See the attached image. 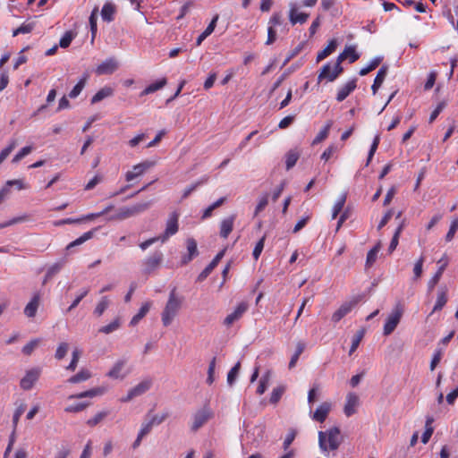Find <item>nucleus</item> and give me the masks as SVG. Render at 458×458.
I'll use <instances>...</instances> for the list:
<instances>
[{
  "label": "nucleus",
  "instance_id": "obj_1",
  "mask_svg": "<svg viewBox=\"0 0 458 458\" xmlns=\"http://www.w3.org/2000/svg\"><path fill=\"white\" fill-rule=\"evenodd\" d=\"M347 58L351 64L356 62L360 58V55L356 52L354 46L346 47L344 52L338 55L333 71H331L330 64L323 65L318 77V82L323 79H327L328 81H334L343 72L344 69L341 66V64Z\"/></svg>",
  "mask_w": 458,
  "mask_h": 458
},
{
  "label": "nucleus",
  "instance_id": "obj_2",
  "mask_svg": "<svg viewBox=\"0 0 458 458\" xmlns=\"http://www.w3.org/2000/svg\"><path fill=\"white\" fill-rule=\"evenodd\" d=\"M184 298L176 293V287H174L169 293L166 304L162 311L161 319L165 327H168L178 314L182 308Z\"/></svg>",
  "mask_w": 458,
  "mask_h": 458
},
{
  "label": "nucleus",
  "instance_id": "obj_3",
  "mask_svg": "<svg viewBox=\"0 0 458 458\" xmlns=\"http://www.w3.org/2000/svg\"><path fill=\"white\" fill-rule=\"evenodd\" d=\"M342 442L343 437L338 427H333L327 431L318 432V445L321 451L325 453L337 450Z\"/></svg>",
  "mask_w": 458,
  "mask_h": 458
},
{
  "label": "nucleus",
  "instance_id": "obj_4",
  "mask_svg": "<svg viewBox=\"0 0 458 458\" xmlns=\"http://www.w3.org/2000/svg\"><path fill=\"white\" fill-rule=\"evenodd\" d=\"M151 206V201H146L141 203H137L131 207H123L120 208L114 215H112L108 219L109 220H118L122 221L131 216H137L147 209Z\"/></svg>",
  "mask_w": 458,
  "mask_h": 458
},
{
  "label": "nucleus",
  "instance_id": "obj_5",
  "mask_svg": "<svg viewBox=\"0 0 458 458\" xmlns=\"http://www.w3.org/2000/svg\"><path fill=\"white\" fill-rule=\"evenodd\" d=\"M403 313V307L399 302L395 305L394 309L392 310L391 314L388 316L385 326H384V335H391L396 327L398 326L401 318Z\"/></svg>",
  "mask_w": 458,
  "mask_h": 458
},
{
  "label": "nucleus",
  "instance_id": "obj_6",
  "mask_svg": "<svg viewBox=\"0 0 458 458\" xmlns=\"http://www.w3.org/2000/svg\"><path fill=\"white\" fill-rule=\"evenodd\" d=\"M163 258L164 256L161 251H156L151 256L145 259L142 261V273L145 275L153 273L160 267Z\"/></svg>",
  "mask_w": 458,
  "mask_h": 458
},
{
  "label": "nucleus",
  "instance_id": "obj_7",
  "mask_svg": "<svg viewBox=\"0 0 458 458\" xmlns=\"http://www.w3.org/2000/svg\"><path fill=\"white\" fill-rule=\"evenodd\" d=\"M41 374L40 368H32L29 369L25 376L21 379L20 386L23 390H30L34 384L38 381Z\"/></svg>",
  "mask_w": 458,
  "mask_h": 458
},
{
  "label": "nucleus",
  "instance_id": "obj_8",
  "mask_svg": "<svg viewBox=\"0 0 458 458\" xmlns=\"http://www.w3.org/2000/svg\"><path fill=\"white\" fill-rule=\"evenodd\" d=\"M213 416L212 411L207 408L204 407L201 410L198 411L193 415V422L191 425V430L197 431L199 428H201L203 425H205Z\"/></svg>",
  "mask_w": 458,
  "mask_h": 458
},
{
  "label": "nucleus",
  "instance_id": "obj_9",
  "mask_svg": "<svg viewBox=\"0 0 458 458\" xmlns=\"http://www.w3.org/2000/svg\"><path fill=\"white\" fill-rule=\"evenodd\" d=\"M178 219H179V213L176 211H174L170 214L167 221H166V227L165 230V233L162 236H160V240L162 242H165L170 236L175 234L178 232Z\"/></svg>",
  "mask_w": 458,
  "mask_h": 458
},
{
  "label": "nucleus",
  "instance_id": "obj_10",
  "mask_svg": "<svg viewBox=\"0 0 458 458\" xmlns=\"http://www.w3.org/2000/svg\"><path fill=\"white\" fill-rule=\"evenodd\" d=\"M359 301V298H354L352 301L344 302L340 308L333 313L332 321L338 323L344 317L352 311V310L358 304Z\"/></svg>",
  "mask_w": 458,
  "mask_h": 458
},
{
  "label": "nucleus",
  "instance_id": "obj_11",
  "mask_svg": "<svg viewBox=\"0 0 458 458\" xmlns=\"http://www.w3.org/2000/svg\"><path fill=\"white\" fill-rule=\"evenodd\" d=\"M154 164L155 163L151 162V161H144L142 163L135 165L132 167V170L128 171L125 174V180L127 182H131V181L134 180L135 178L143 174L148 169L152 167L154 165Z\"/></svg>",
  "mask_w": 458,
  "mask_h": 458
},
{
  "label": "nucleus",
  "instance_id": "obj_12",
  "mask_svg": "<svg viewBox=\"0 0 458 458\" xmlns=\"http://www.w3.org/2000/svg\"><path fill=\"white\" fill-rule=\"evenodd\" d=\"M118 68V64L114 57L106 59L96 68V73L98 75L112 74Z\"/></svg>",
  "mask_w": 458,
  "mask_h": 458
},
{
  "label": "nucleus",
  "instance_id": "obj_13",
  "mask_svg": "<svg viewBox=\"0 0 458 458\" xmlns=\"http://www.w3.org/2000/svg\"><path fill=\"white\" fill-rule=\"evenodd\" d=\"M249 308V304L246 301H242L238 304L233 312L227 315L224 320V324L226 326H231L233 323L237 321L242 318V316L247 311Z\"/></svg>",
  "mask_w": 458,
  "mask_h": 458
},
{
  "label": "nucleus",
  "instance_id": "obj_14",
  "mask_svg": "<svg viewBox=\"0 0 458 458\" xmlns=\"http://www.w3.org/2000/svg\"><path fill=\"white\" fill-rule=\"evenodd\" d=\"M359 404V396L355 393H349L346 396V403L344 408V414L347 417L353 415Z\"/></svg>",
  "mask_w": 458,
  "mask_h": 458
},
{
  "label": "nucleus",
  "instance_id": "obj_15",
  "mask_svg": "<svg viewBox=\"0 0 458 458\" xmlns=\"http://www.w3.org/2000/svg\"><path fill=\"white\" fill-rule=\"evenodd\" d=\"M437 263L439 264V267L435 275L431 277V279L428 283V292H431L434 287L438 284L441 276L448 265V260L445 258L440 259Z\"/></svg>",
  "mask_w": 458,
  "mask_h": 458
},
{
  "label": "nucleus",
  "instance_id": "obj_16",
  "mask_svg": "<svg viewBox=\"0 0 458 458\" xmlns=\"http://www.w3.org/2000/svg\"><path fill=\"white\" fill-rule=\"evenodd\" d=\"M225 250H221L218 252L216 257L212 259V261L203 269V271L198 276L197 281L202 282L204 281L215 269V267L218 265L221 259L224 257Z\"/></svg>",
  "mask_w": 458,
  "mask_h": 458
},
{
  "label": "nucleus",
  "instance_id": "obj_17",
  "mask_svg": "<svg viewBox=\"0 0 458 458\" xmlns=\"http://www.w3.org/2000/svg\"><path fill=\"white\" fill-rule=\"evenodd\" d=\"M188 254L183 255L182 258V265H185L192 260V259L199 255L197 242L194 239L190 238L186 242Z\"/></svg>",
  "mask_w": 458,
  "mask_h": 458
},
{
  "label": "nucleus",
  "instance_id": "obj_18",
  "mask_svg": "<svg viewBox=\"0 0 458 458\" xmlns=\"http://www.w3.org/2000/svg\"><path fill=\"white\" fill-rule=\"evenodd\" d=\"M332 405L330 403L325 402L321 403L312 415V419L318 422H324L330 412Z\"/></svg>",
  "mask_w": 458,
  "mask_h": 458
},
{
  "label": "nucleus",
  "instance_id": "obj_19",
  "mask_svg": "<svg viewBox=\"0 0 458 458\" xmlns=\"http://www.w3.org/2000/svg\"><path fill=\"white\" fill-rule=\"evenodd\" d=\"M236 218L235 215H231L230 216L223 219L220 223V236L224 239H226L229 234L232 233L233 229L234 220Z\"/></svg>",
  "mask_w": 458,
  "mask_h": 458
},
{
  "label": "nucleus",
  "instance_id": "obj_20",
  "mask_svg": "<svg viewBox=\"0 0 458 458\" xmlns=\"http://www.w3.org/2000/svg\"><path fill=\"white\" fill-rule=\"evenodd\" d=\"M447 287L441 286L437 291V301L432 310V313L441 310L447 302Z\"/></svg>",
  "mask_w": 458,
  "mask_h": 458
},
{
  "label": "nucleus",
  "instance_id": "obj_21",
  "mask_svg": "<svg viewBox=\"0 0 458 458\" xmlns=\"http://www.w3.org/2000/svg\"><path fill=\"white\" fill-rule=\"evenodd\" d=\"M356 89V79L348 81L344 86L339 89L336 100L338 102L344 101L350 94Z\"/></svg>",
  "mask_w": 458,
  "mask_h": 458
},
{
  "label": "nucleus",
  "instance_id": "obj_22",
  "mask_svg": "<svg viewBox=\"0 0 458 458\" xmlns=\"http://www.w3.org/2000/svg\"><path fill=\"white\" fill-rule=\"evenodd\" d=\"M309 18V14L305 13H298L297 8L292 5L289 12L290 21L294 25L296 23H305Z\"/></svg>",
  "mask_w": 458,
  "mask_h": 458
},
{
  "label": "nucleus",
  "instance_id": "obj_23",
  "mask_svg": "<svg viewBox=\"0 0 458 458\" xmlns=\"http://www.w3.org/2000/svg\"><path fill=\"white\" fill-rule=\"evenodd\" d=\"M40 297L39 294H35L31 301L26 305L24 309V314L28 318H34L36 316L38 308L39 306Z\"/></svg>",
  "mask_w": 458,
  "mask_h": 458
},
{
  "label": "nucleus",
  "instance_id": "obj_24",
  "mask_svg": "<svg viewBox=\"0 0 458 458\" xmlns=\"http://www.w3.org/2000/svg\"><path fill=\"white\" fill-rule=\"evenodd\" d=\"M387 74V66L383 65L377 72V76L374 80V83L371 86V89L373 94H377L378 89L381 87L384 82L386 76Z\"/></svg>",
  "mask_w": 458,
  "mask_h": 458
},
{
  "label": "nucleus",
  "instance_id": "obj_25",
  "mask_svg": "<svg viewBox=\"0 0 458 458\" xmlns=\"http://www.w3.org/2000/svg\"><path fill=\"white\" fill-rule=\"evenodd\" d=\"M126 360H117L113 368L109 370L107 373V376L111 378H123L125 375L122 374V370L123 369L125 366Z\"/></svg>",
  "mask_w": 458,
  "mask_h": 458
},
{
  "label": "nucleus",
  "instance_id": "obj_26",
  "mask_svg": "<svg viewBox=\"0 0 458 458\" xmlns=\"http://www.w3.org/2000/svg\"><path fill=\"white\" fill-rule=\"evenodd\" d=\"M152 386V379L147 378L140 382L138 385H136L134 387H132L131 390L132 394L135 395V397L140 396L143 394H145L147 391L150 389Z\"/></svg>",
  "mask_w": 458,
  "mask_h": 458
},
{
  "label": "nucleus",
  "instance_id": "obj_27",
  "mask_svg": "<svg viewBox=\"0 0 458 458\" xmlns=\"http://www.w3.org/2000/svg\"><path fill=\"white\" fill-rule=\"evenodd\" d=\"M337 47V41L336 39H331L328 42V45L320 52L318 53L317 55V63L321 62L325 58H327L328 55H330L333 52L335 51Z\"/></svg>",
  "mask_w": 458,
  "mask_h": 458
},
{
  "label": "nucleus",
  "instance_id": "obj_28",
  "mask_svg": "<svg viewBox=\"0 0 458 458\" xmlns=\"http://www.w3.org/2000/svg\"><path fill=\"white\" fill-rule=\"evenodd\" d=\"M115 6L111 3H106L101 10L102 19L106 22H111L114 19Z\"/></svg>",
  "mask_w": 458,
  "mask_h": 458
},
{
  "label": "nucleus",
  "instance_id": "obj_29",
  "mask_svg": "<svg viewBox=\"0 0 458 458\" xmlns=\"http://www.w3.org/2000/svg\"><path fill=\"white\" fill-rule=\"evenodd\" d=\"M103 393L104 390L102 388L97 387L88 391L81 392L79 394H72L69 396V399H81L86 397L92 398L98 395H101Z\"/></svg>",
  "mask_w": 458,
  "mask_h": 458
},
{
  "label": "nucleus",
  "instance_id": "obj_30",
  "mask_svg": "<svg viewBox=\"0 0 458 458\" xmlns=\"http://www.w3.org/2000/svg\"><path fill=\"white\" fill-rule=\"evenodd\" d=\"M167 83L166 78H162L158 80L157 81L151 83L148 85L145 89L140 93L141 96L148 95L151 93L156 92L158 89H161L164 88Z\"/></svg>",
  "mask_w": 458,
  "mask_h": 458
},
{
  "label": "nucleus",
  "instance_id": "obj_31",
  "mask_svg": "<svg viewBox=\"0 0 458 458\" xmlns=\"http://www.w3.org/2000/svg\"><path fill=\"white\" fill-rule=\"evenodd\" d=\"M149 309L150 303H144L139 310L138 313L132 317L131 320L130 321V326H136L147 315V313L149 311Z\"/></svg>",
  "mask_w": 458,
  "mask_h": 458
},
{
  "label": "nucleus",
  "instance_id": "obj_32",
  "mask_svg": "<svg viewBox=\"0 0 458 458\" xmlns=\"http://www.w3.org/2000/svg\"><path fill=\"white\" fill-rule=\"evenodd\" d=\"M15 185L19 190L25 189L26 186L23 184L21 180H10L7 181L5 186L0 191V201L9 193L10 186Z\"/></svg>",
  "mask_w": 458,
  "mask_h": 458
},
{
  "label": "nucleus",
  "instance_id": "obj_33",
  "mask_svg": "<svg viewBox=\"0 0 458 458\" xmlns=\"http://www.w3.org/2000/svg\"><path fill=\"white\" fill-rule=\"evenodd\" d=\"M433 422H434L433 417H427L426 423H425V431L421 437V442L423 444H427L429 441V439L434 432V428L432 426Z\"/></svg>",
  "mask_w": 458,
  "mask_h": 458
},
{
  "label": "nucleus",
  "instance_id": "obj_34",
  "mask_svg": "<svg viewBox=\"0 0 458 458\" xmlns=\"http://www.w3.org/2000/svg\"><path fill=\"white\" fill-rule=\"evenodd\" d=\"M381 249V243L377 242L367 254L366 267H370L377 259V254Z\"/></svg>",
  "mask_w": 458,
  "mask_h": 458
},
{
  "label": "nucleus",
  "instance_id": "obj_35",
  "mask_svg": "<svg viewBox=\"0 0 458 458\" xmlns=\"http://www.w3.org/2000/svg\"><path fill=\"white\" fill-rule=\"evenodd\" d=\"M91 377V373L88 369H81L77 374L73 375L68 379L71 384H77L83 382Z\"/></svg>",
  "mask_w": 458,
  "mask_h": 458
},
{
  "label": "nucleus",
  "instance_id": "obj_36",
  "mask_svg": "<svg viewBox=\"0 0 458 458\" xmlns=\"http://www.w3.org/2000/svg\"><path fill=\"white\" fill-rule=\"evenodd\" d=\"M113 89L109 87H105L99 89L91 98V104H96L100 102L106 98H108L113 95Z\"/></svg>",
  "mask_w": 458,
  "mask_h": 458
},
{
  "label": "nucleus",
  "instance_id": "obj_37",
  "mask_svg": "<svg viewBox=\"0 0 458 458\" xmlns=\"http://www.w3.org/2000/svg\"><path fill=\"white\" fill-rule=\"evenodd\" d=\"M299 157H300V154L298 151L293 150V149H291L290 151H288L285 155L286 170H290L291 168H293L296 165Z\"/></svg>",
  "mask_w": 458,
  "mask_h": 458
},
{
  "label": "nucleus",
  "instance_id": "obj_38",
  "mask_svg": "<svg viewBox=\"0 0 458 458\" xmlns=\"http://www.w3.org/2000/svg\"><path fill=\"white\" fill-rule=\"evenodd\" d=\"M98 8L95 7L93 11L91 12V14L89 16V26H90V31H91V43L94 42L98 27H97V20H98Z\"/></svg>",
  "mask_w": 458,
  "mask_h": 458
},
{
  "label": "nucleus",
  "instance_id": "obj_39",
  "mask_svg": "<svg viewBox=\"0 0 458 458\" xmlns=\"http://www.w3.org/2000/svg\"><path fill=\"white\" fill-rule=\"evenodd\" d=\"M120 327H121V319L119 318H116L114 320H113L108 325L101 327L98 329V332L108 335V334H111V333L114 332L115 330H117Z\"/></svg>",
  "mask_w": 458,
  "mask_h": 458
},
{
  "label": "nucleus",
  "instance_id": "obj_40",
  "mask_svg": "<svg viewBox=\"0 0 458 458\" xmlns=\"http://www.w3.org/2000/svg\"><path fill=\"white\" fill-rule=\"evenodd\" d=\"M383 58L380 56L375 57L373 60L370 61V63L366 66L360 69L359 72V74L360 76H365L373 70H375L382 62Z\"/></svg>",
  "mask_w": 458,
  "mask_h": 458
},
{
  "label": "nucleus",
  "instance_id": "obj_41",
  "mask_svg": "<svg viewBox=\"0 0 458 458\" xmlns=\"http://www.w3.org/2000/svg\"><path fill=\"white\" fill-rule=\"evenodd\" d=\"M305 344L303 342H298L297 344H296V350H295V352L293 353V355L292 356L291 358V360L289 362V369H293V367H295L298 360H299V357L300 355L303 352L304 349H305Z\"/></svg>",
  "mask_w": 458,
  "mask_h": 458
},
{
  "label": "nucleus",
  "instance_id": "obj_42",
  "mask_svg": "<svg viewBox=\"0 0 458 458\" xmlns=\"http://www.w3.org/2000/svg\"><path fill=\"white\" fill-rule=\"evenodd\" d=\"M108 411H99L93 418L87 420V425L89 427H95L103 421L108 416Z\"/></svg>",
  "mask_w": 458,
  "mask_h": 458
},
{
  "label": "nucleus",
  "instance_id": "obj_43",
  "mask_svg": "<svg viewBox=\"0 0 458 458\" xmlns=\"http://www.w3.org/2000/svg\"><path fill=\"white\" fill-rule=\"evenodd\" d=\"M87 79L88 77L87 76H84L82 77L79 81L78 83L73 87V89L70 91L69 93V97L71 98H77L81 92L82 91V89H84L85 87V84H86V81H87Z\"/></svg>",
  "mask_w": 458,
  "mask_h": 458
},
{
  "label": "nucleus",
  "instance_id": "obj_44",
  "mask_svg": "<svg viewBox=\"0 0 458 458\" xmlns=\"http://www.w3.org/2000/svg\"><path fill=\"white\" fill-rule=\"evenodd\" d=\"M97 229H94V230H91V231H89V232H86L84 233L81 237H79L78 239H76L75 241H73L72 242H71L68 246H67V249H70L72 247H75V246H78L80 244H82L83 242H85L86 241L91 239L94 235V233Z\"/></svg>",
  "mask_w": 458,
  "mask_h": 458
},
{
  "label": "nucleus",
  "instance_id": "obj_45",
  "mask_svg": "<svg viewBox=\"0 0 458 458\" xmlns=\"http://www.w3.org/2000/svg\"><path fill=\"white\" fill-rule=\"evenodd\" d=\"M108 306H109L108 298L106 296L102 297L94 310V314L97 317L102 316Z\"/></svg>",
  "mask_w": 458,
  "mask_h": 458
},
{
  "label": "nucleus",
  "instance_id": "obj_46",
  "mask_svg": "<svg viewBox=\"0 0 458 458\" xmlns=\"http://www.w3.org/2000/svg\"><path fill=\"white\" fill-rule=\"evenodd\" d=\"M331 126H332V122L329 121L323 127V129L318 133V135L316 136V138L313 140V144H318V143L323 141L325 139H327L328 134H329V131H330Z\"/></svg>",
  "mask_w": 458,
  "mask_h": 458
},
{
  "label": "nucleus",
  "instance_id": "obj_47",
  "mask_svg": "<svg viewBox=\"0 0 458 458\" xmlns=\"http://www.w3.org/2000/svg\"><path fill=\"white\" fill-rule=\"evenodd\" d=\"M241 369V362L238 361L228 372L227 374V383L229 386H233L238 377L239 371Z\"/></svg>",
  "mask_w": 458,
  "mask_h": 458
},
{
  "label": "nucleus",
  "instance_id": "obj_48",
  "mask_svg": "<svg viewBox=\"0 0 458 458\" xmlns=\"http://www.w3.org/2000/svg\"><path fill=\"white\" fill-rule=\"evenodd\" d=\"M364 336V330H359L352 338V345L349 351V355H352L359 347L362 338Z\"/></svg>",
  "mask_w": 458,
  "mask_h": 458
},
{
  "label": "nucleus",
  "instance_id": "obj_49",
  "mask_svg": "<svg viewBox=\"0 0 458 458\" xmlns=\"http://www.w3.org/2000/svg\"><path fill=\"white\" fill-rule=\"evenodd\" d=\"M346 201V196L342 195L339 199L335 203L332 213V219H335L339 213L342 211Z\"/></svg>",
  "mask_w": 458,
  "mask_h": 458
},
{
  "label": "nucleus",
  "instance_id": "obj_50",
  "mask_svg": "<svg viewBox=\"0 0 458 458\" xmlns=\"http://www.w3.org/2000/svg\"><path fill=\"white\" fill-rule=\"evenodd\" d=\"M285 391V387L284 386H277L276 388L273 389L272 393H271V396H270V403H273V404H276L279 402V400L281 399L282 395L284 394Z\"/></svg>",
  "mask_w": 458,
  "mask_h": 458
},
{
  "label": "nucleus",
  "instance_id": "obj_51",
  "mask_svg": "<svg viewBox=\"0 0 458 458\" xmlns=\"http://www.w3.org/2000/svg\"><path fill=\"white\" fill-rule=\"evenodd\" d=\"M33 29H34L33 23H23L19 28H17L16 30H14L13 31V36L16 37L19 34L30 33L32 31Z\"/></svg>",
  "mask_w": 458,
  "mask_h": 458
},
{
  "label": "nucleus",
  "instance_id": "obj_52",
  "mask_svg": "<svg viewBox=\"0 0 458 458\" xmlns=\"http://www.w3.org/2000/svg\"><path fill=\"white\" fill-rule=\"evenodd\" d=\"M89 292V290L88 288L81 290L80 293L76 296L72 303L70 305V307L67 309L66 312H71L73 309H75L79 305L81 301L87 296Z\"/></svg>",
  "mask_w": 458,
  "mask_h": 458
},
{
  "label": "nucleus",
  "instance_id": "obj_53",
  "mask_svg": "<svg viewBox=\"0 0 458 458\" xmlns=\"http://www.w3.org/2000/svg\"><path fill=\"white\" fill-rule=\"evenodd\" d=\"M33 150V147L26 146L22 148L13 158V163H18L27 155L30 154Z\"/></svg>",
  "mask_w": 458,
  "mask_h": 458
},
{
  "label": "nucleus",
  "instance_id": "obj_54",
  "mask_svg": "<svg viewBox=\"0 0 458 458\" xmlns=\"http://www.w3.org/2000/svg\"><path fill=\"white\" fill-rule=\"evenodd\" d=\"M17 142L15 140H11L9 145L4 148L0 153V164L10 155V153L15 148Z\"/></svg>",
  "mask_w": 458,
  "mask_h": 458
},
{
  "label": "nucleus",
  "instance_id": "obj_55",
  "mask_svg": "<svg viewBox=\"0 0 458 458\" xmlns=\"http://www.w3.org/2000/svg\"><path fill=\"white\" fill-rule=\"evenodd\" d=\"M80 357H81V351L78 350V349H75L72 352V360H71L70 364L66 367V369L67 370H71V371H74L76 369V368H77Z\"/></svg>",
  "mask_w": 458,
  "mask_h": 458
},
{
  "label": "nucleus",
  "instance_id": "obj_56",
  "mask_svg": "<svg viewBox=\"0 0 458 458\" xmlns=\"http://www.w3.org/2000/svg\"><path fill=\"white\" fill-rule=\"evenodd\" d=\"M74 38V34L72 31H66L59 41V46L62 48H66L70 46L71 42Z\"/></svg>",
  "mask_w": 458,
  "mask_h": 458
},
{
  "label": "nucleus",
  "instance_id": "obj_57",
  "mask_svg": "<svg viewBox=\"0 0 458 458\" xmlns=\"http://www.w3.org/2000/svg\"><path fill=\"white\" fill-rule=\"evenodd\" d=\"M69 345L67 343H61L55 352V357L57 360H62L68 352Z\"/></svg>",
  "mask_w": 458,
  "mask_h": 458
},
{
  "label": "nucleus",
  "instance_id": "obj_58",
  "mask_svg": "<svg viewBox=\"0 0 458 458\" xmlns=\"http://www.w3.org/2000/svg\"><path fill=\"white\" fill-rule=\"evenodd\" d=\"M265 240H266V236L264 235L256 244L254 250H253V252H252V256L254 258L255 260H258L263 249H264V244H265Z\"/></svg>",
  "mask_w": 458,
  "mask_h": 458
},
{
  "label": "nucleus",
  "instance_id": "obj_59",
  "mask_svg": "<svg viewBox=\"0 0 458 458\" xmlns=\"http://www.w3.org/2000/svg\"><path fill=\"white\" fill-rule=\"evenodd\" d=\"M268 381H269V374L267 372L265 376H263L261 377V379L259 381V384L257 388L258 394H263L265 393V391L267 390V387Z\"/></svg>",
  "mask_w": 458,
  "mask_h": 458
},
{
  "label": "nucleus",
  "instance_id": "obj_60",
  "mask_svg": "<svg viewBox=\"0 0 458 458\" xmlns=\"http://www.w3.org/2000/svg\"><path fill=\"white\" fill-rule=\"evenodd\" d=\"M457 230H458V217L454 219L453 222L451 223L449 231L447 232L446 236H445V240L447 242L452 241L453 238L454 237V234L457 232Z\"/></svg>",
  "mask_w": 458,
  "mask_h": 458
},
{
  "label": "nucleus",
  "instance_id": "obj_61",
  "mask_svg": "<svg viewBox=\"0 0 458 458\" xmlns=\"http://www.w3.org/2000/svg\"><path fill=\"white\" fill-rule=\"evenodd\" d=\"M268 203V194L265 193L259 200L258 205L255 208V216H257L259 212H261Z\"/></svg>",
  "mask_w": 458,
  "mask_h": 458
},
{
  "label": "nucleus",
  "instance_id": "obj_62",
  "mask_svg": "<svg viewBox=\"0 0 458 458\" xmlns=\"http://www.w3.org/2000/svg\"><path fill=\"white\" fill-rule=\"evenodd\" d=\"M424 260H425L424 257L421 256L414 265L413 273H414L415 279H419L422 275V267H423Z\"/></svg>",
  "mask_w": 458,
  "mask_h": 458
},
{
  "label": "nucleus",
  "instance_id": "obj_63",
  "mask_svg": "<svg viewBox=\"0 0 458 458\" xmlns=\"http://www.w3.org/2000/svg\"><path fill=\"white\" fill-rule=\"evenodd\" d=\"M38 340L30 341V343L23 346L22 352L25 355H30L32 352L35 350V348L38 345Z\"/></svg>",
  "mask_w": 458,
  "mask_h": 458
},
{
  "label": "nucleus",
  "instance_id": "obj_64",
  "mask_svg": "<svg viewBox=\"0 0 458 458\" xmlns=\"http://www.w3.org/2000/svg\"><path fill=\"white\" fill-rule=\"evenodd\" d=\"M169 416V413L168 412H163L162 414H157V415H154L150 420V423L155 426V425H159L161 423H163Z\"/></svg>",
  "mask_w": 458,
  "mask_h": 458
}]
</instances>
